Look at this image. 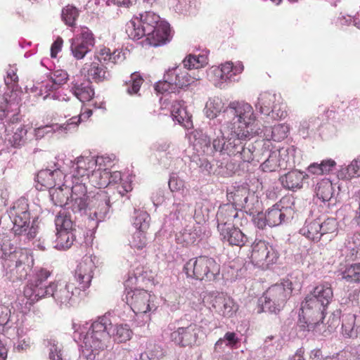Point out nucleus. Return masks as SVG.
Instances as JSON below:
<instances>
[{
    "instance_id": "nucleus-1",
    "label": "nucleus",
    "mask_w": 360,
    "mask_h": 360,
    "mask_svg": "<svg viewBox=\"0 0 360 360\" xmlns=\"http://www.w3.org/2000/svg\"><path fill=\"white\" fill-rule=\"evenodd\" d=\"M222 117L225 124L232 126L231 133L225 139L221 129L217 128L214 148L229 156H238L243 162H259L256 151L258 143L248 142L259 130L252 105L244 101H232L223 110Z\"/></svg>"
},
{
    "instance_id": "nucleus-2",
    "label": "nucleus",
    "mask_w": 360,
    "mask_h": 360,
    "mask_svg": "<svg viewBox=\"0 0 360 360\" xmlns=\"http://www.w3.org/2000/svg\"><path fill=\"white\" fill-rule=\"evenodd\" d=\"M169 25L160 21V16L155 13L146 11L136 17V49H147L157 47L168 41Z\"/></svg>"
},
{
    "instance_id": "nucleus-3",
    "label": "nucleus",
    "mask_w": 360,
    "mask_h": 360,
    "mask_svg": "<svg viewBox=\"0 0 360 360\" xmlns=\"http://www.w3.org/2000/svg\"><path fill=\"white\" fill-rule=\"evenodd\" d=\"M3 265L6 278L15 283L27 278L32 269L34 259L29 250L19 248L11 258L4 261Z\"/></svg>"
},
{
    "instance_id": "nucleus-4",
    "label": "nucleus",
    "mask_w": 360,
    "mask_h": 360,
    "mask_svg": "<svg viewBox=\"0 0 360 360\" xmlns=\"http://www.w3.org/2000/svg\"><path fill=\"white\" fill-rule=\"evenodd\" d=\"M187 277L200 281H214L220 276V265L214 259L200 256L189 259L184 266Z\"/></svg>"
},
{
    "instance_id": "nucleus-5",
    "label": "nucleus",
    "mask_w": 360,
    "mask_h": 360,
    "mask_svg": "<svg viewBox=\"0 0 360 360\" xmlns=\"http://www.w3.org/2000/svg\"><path fill=\"white\" fill-rule=\"evenodd\" d=\"M338 223L335 218L319 216L316 219H307L300 232L313 241H319L322 237L330 240L337 235Z\"/></svg>"
},
{
    "instance_id": "nucleus-6",
    "label": "nucleus",
    "mask_w": 360,
    "mask_h": 360,
    "mask_svg": "<svg viewBox=\"0 0 360 360\" xmlns=\"http://www.w3.org/2000/svg\"><path fill=\"white\" fill-rule=\"evenodd\" d=\"M51 274L52 271L43 267L34 271L23 290L24 296L30 304L47 297V292L53 287V282L47 285V280Z\"/></svg>"
},
{
    "instance_id": "nucleus-7",
    "label": "nucleus",
    "mask_w": 360,
    "mask_h": 360,
    "mask_svg": "<svg viewBox=\"0 0 360 360\" xmlns=\"http://www.w3.org/2000/svg\"><path fill=\"white\" fill-rule=\"evenodd\" d=\"M333 297L331 285L324 283L316 285L310 294L307 295L302 302L305 304V313L310 316L309 309L316 311L317 315L325 317V312Z\"/></svg>"
},
{
    "instance_id": "nucleus-8",
    "label": "nucleus",
    "mask_w": 360,
    "mask_h": 360,
    "mask_svg": "<svg viewBox=\"0 0 360 360\" xmlns=\"http://www.w3.org/2000/svg\"><path fill=\"white\" fill-rule=\"evenodd\" d=\"M292 285L291 281L286 280L281 283L270 287L264 294L263 310H268L272 313H276L277 311H279L291 295L292 291Z\"/></svg>"
},
{
    "instance_id": "nucleus-9",
    "label": "nucleus",
    "mask_w": 360,
    "mask_h": 360,
    "mask_svg": "<svg viewBox=\"0 0 360 360\" xmlns=\"http://www.w3.org/2000/svg\"><path fill=\"white\" fill-rule=\"evenodd\" d=\"M176 330L170 334L171 340L181 347L192 346L198 339L200 328L194 323H186V319L177 322Z\"/></svg>"
},
{
    "instance_id": "nucleus-10",
    "label": "nucleus",
    "mask_w": 360,
    "mask_h": 360,
    "mask_svg": "<svg viewBox=\"0 0 360 360\" xmlns=\"http://www.w3.org/2000/svg\"><path fill=\"white\" fill-rule=\"evenodd\" d=\"M278 257V253L273 246L264 240H259L252 245L250 259L255 266L268 268L269 264L276 262Z\"/></svg>"
},
{
    "instance_id": "nucleus-11",
    "label": "nucleus",
    "mask_w": 360,
    "mask_h": 360,
    "mask_svg": "<svg viewBox=\"0 0 360 360\" xmlns=\"http://www.w3.org/2000/svg\"><path fill=\"white\" fill-rule=\"evenodd\" d=\"M13 221V231L15 235H21L27 231L30 221L29 205L25 198L16 200L10 211Z\"/></svg>"
},
{
    "instance_id": "nucleus-12",
    "label": "nucleus",
    "mask_w": 360,
    "mask_h": 360,
    "mask_svg": "<svg viewBox=\"0 0 360 360\" xmlns=\"http://www.w3.org/2000/svg\"><path fill=\"white\" fill-rule=\"evenodd\" d=\"M96 266L91 256H84L77 266L75 272L76 288L86 291L91 285Z\"/></svg>"
},
{
    "instance_id": "nucleus-13",
    "label": "nucleus",
    "mask_w": 360,
    "mask_h": 360,
    "mask_svg": "<svg viewBox=\"0 0 360 360\" xmlns=\"http://www.w3.org/2000/svg\"><path fill=\"white\" fill-rule=\"evenodd\" d=\"M95 38L92 32L86 27H81V32L71 39L70 50L73 56L82 59L94 46Z\"/></svg>"
},
{
    "instance_id": "nucleus-14",
    "label": "nucleus",
    "mask_w": 360,
    "mask_h": 360,
    "mask_svg": "<svg viewBox=\"0 0 360 360\" xmlns=\"http://www.w3.org/2000/svg\"><path fill=\"white\" fill-rule=\"evenodd\" d=\"M47 292V297H52L60 304L67 305L81 295L80 290L76 288L74 283L69 282L64 285L58 281H53V287Z\"/></svg>"
},
{
    "instance_id": "nucleus-15",
    "label": "nucleus",
    "mask_w": 360,
    "mask_h": 360,
    "mask_svg": "<svg viewBox=\"0 0 360 360\" xmlns=\"http://www.w3.org/2000/svg\"><path fill=\"white\" fill-rule=\"evenodd\" d=\"M209 124V134L203 133L201 131H196L194 134V147L198 151L201 150L203 153L206 154L212 153L213 151H217L213 146L214 139L217 138V136L214 135V131H217V128H221L218 120H213V122H210ZM218 152L222 154L219 150H218Z\"/></svg>"
},
{
    "instance_id": "nucleus-16",
    "label": "nucleus",
    "mask_w": 360,
    "mask_h": 360,
    "mask_svg": "<svg viewBox=\"0 0 360 360\" xmlns=\"http://www.w3.org/2000/svg\"><path fill=\"white\" fill-rule=\"evenodd\" d=\"M89 206L90 217L98 221H102L109 212L110 198L105 192L101 191L92 197Z\"/></svg>"
},
{
    "instance_id": "nucleus-17",
    "label": "nucleus",
    "mask_w": 360,
    "mask_h": 360,
    "mask_svg": "<svg viewBox=\"0 0 360 360\" xmlns=\"http://www.w3.org/2000/svg\"><path fill=\"white\" fill-rule=\"evenodd\" d=\"M6 84L7 86L11 85L12 92L10 96V99H8L7 95L4 96V105H0V111L3 112L2 115H0V118L2 120L6 116V112L10 111V108L12 105H15L16 109H18L19 103L20 99L18 98V94L16 91H14L13 89L18 82V77L16 74V70L13 68H10L7 72V78L5 79Z\"/></svg>"
},
{
    "instance_id": "nucleus-18",
    "label": "nucleus",
    "mask_w": 360,
    "mask_h": 360,
    "mask_svg": "<svg viewBox=\"0 0 360 360\" xmlns=\"http://www.w3.org/2000/svg\"><path fill=\"white\" fill-rule=\"evenodd\" d=\"M267 221L270 227L288 222L294 217L295 212L290 207H283L275 204L266 212Z\"/></svg>"
},
{
    "instance_id": "nucleus-19",
    "label": "nucleus",
    "mask_w": 360,
    "mask_h": 360,
    "mask_svg": "<svg viewBox=\"0 0 360 360\" xmlns=\"http://www.w3.org/2000/svg\"><path fill=\"white\" fill-rule=\"evenodd\" d=\"M240 215L243 217L242 212H239L238 208L232 204H224L219 207L217 213V221L218 230L235 225L234 221Z\"/></svg>"
},
{
    "instance_id": "nucleus-20",
    "label": "nucleus",
    "mask_w": 360,
    "mask_h": 360,
    "mask_svg": "<svg viewBox=\"0 0 360 360\" xmlns=\"http://www.w3.org/2000/svg\"><path fill=\"white\" fill-rule=\"evenodd\" d=\"M94 167L95 162L92 158L83 156L77 158L73 164L72 185L77 182L84 183V180L89 179V172Z\"/></svg>"
},
{
    "instance_id": "nucleus-21",
    "label": "nucleus",
    "mask_w": 360,
    "mask_h": 360,
    "mask_svg": "<svg viewBox=\"0 0 360 360\" xmlns=\"http://www.w3.org/2000/svg\"><path fill=\"white\" fill-rule=\"evenodd\" d=\"M165 78L169 79L177 90L188 87L199 77H191L186 71H182L178 66L169 68L165 73Z\"/></svg>"
},
{
    "instance_id": "nucleus-22",
    "label": "nucleus",
    "mask_w": 360,
    "mask_h": 360,
    "mask_svg": "<svg viewBox=\"0 0 360 360\" xmlns=\"http://www.w3.org/2000/svg\"><path fill=\"white\" fill-rule=\"evenodd\" d=\"M210 303L215 311L223 316H231L237 310L233 299L224 293L212 296Z\"/></svg>"
},
{
    "instance_id": "nucleus-23",
    "label": "nucleus",
    "mask_w": 360,
    "mask_h": 360,
    "mask_svg": "<svg viewBox=\"0 0 360 360\" xmlns=\"http://www.w3.org/2000/svg\"><path fill=\"white\" fill-rule=\"evenodd\" d=\"M103 342V340L96 336H85L82 354L86 360H94L97 355L109 347L110 343Z\"/></svg>"
},
{
    "instance_id": "nucleus-24",
    "label": "nucleus",
    "mask_w": 360,
    "mask_h": 360,
    "mask_svg": "<svg viewBox=\"0 0 360 360\" xmlns=\"http://www.w3.org/2000/svg\"><path fill=\"white\" fill-rule=\"evenodd\" d=\"M87 190L85 183L77 182L72 185L70 202L71 207L74 212L85 210L87 204Z\"/></svg>"
},
{
    "instance_id": "nucleus-25",
    "label": "nucleus",
    "mask_w": 360,
    "mask_h": 360,
    "mask_svg": "<svg viewBox=\"0 0 360 360\" xmlns=\"http://www.w3.org/2000/svg\"><path fill=\"white\" fill-rule=\"evenodd\" d=\"M305 304L302 303L301 310L302 315L300 314V319L298 321V326L303 330H315L320 325L321 323L323 322L324 317L319 314L317 315L316 311L309 309L311 315L308 316L305 313Z\"/></svg>"
},
{
    "instance_id": "nucleus-26",
    "label": "nucleus",
    "mask_w": 360,
    "mask_h": 360,
    "mask_svg": "<svg viewBox=\"0 0 360 360\" xmlns=\"http://www.w3.org/2000/svg\"><path fill=\"white\" fill-rule=\"evenodd\" d=\"M111 326L110 320L106 316L99 317L94 321L86 335L96 336L104 342H110V335L108 332V326Z\"/></svg>"
},
{
    "instance_id": "nucleus-27",
    "label": "nucleus",
    "mask_w": 360,
    "mask_h": 360,
    "mask_svg": "<svg viewBox=\"0 0 360 360\" xmlns=\"http://www.w3.org/2000/svg\"><path fill=\"white\" fill-rule=\"evenodd\" d=\"M220 236L224 241L231 245L243 246L248 241V237L238 228L233 226H229L225 229L218 230Z\"/></svg>"
},
{
    "instance_id": "nucleus-28",
    "label": "nucleus",
    "mask_w": 360,
    "mask_h": 360,
    "mask_svg": "<svg viewBox=\"0 0 360 360\" xmlns=\"http://www.w3.org/2000/svg\"><path fill=\"white\" fill-rule=\"evenodd\" d=\"M342 333L349 338H356L360 335V315L348 314L342 316Z\"/></svg>"
},
{
    "instance_id": "nucleus-29",
    "label": "nucleus",
    "mask_w": 360,
    "mask_h": 360,
    "mask_svg": "<svg viewBox=\"0 0 360 360\" xmlns=\"http://www.w3.org/2000/svg\"><path fill=\"white\" fill-rule=\"evenodd\" d=\"M307 176L298 170H292L279 179L281 185L286 189L295 191L302 187L303 180Z\"/></svg>"
},
{
    "instance_id": "nucleus-30",
    "label": "nucleus",
    "mask_w": 360,
    "mask_h": 360,
    "mask_svg": "<svg viewBox=\"0 0 360 360\" xmlns=\"http://www.w3.org/2000/svg\"><path fill=\"white\" fill-rule=\"evenodd\" d=\"M84 69H86L88 76L96 82H103L108 79L109 76L107 68L103 62H101V60H95L89 65L85 64Z\"/></svg>"
},
{
    "instance_id": "nucleus-31",
    "label": "nucleus",
    "mask_w": 360,
    "mask_h": 360,
    "mask_svg": "<svg viewBox=\"0 0 360 360\" xmlns=\"http://www.w3.org/2000/svg\"><path fill=\"white\" fill-rule=\"evenodd\" d=\"M71 187L72 185L68 184V181H65L61 186L50 190L51 200L56 205L63 207L68 203L71 195Z\"/></svg>"
},
{
    "instance_id": "nucleus-32",
    "label": "nucleus",
    "mask_w": 360,
    "mask_h": 360,
    "mask_svg": "<svg viewBox=\"0 0 360 360\" xmlns=\"http://www.w3.org/2000/svg\"><path fill=\"white\" fill-rule=\"evenodd\" d=\"M71 91L82 103L91 101L94 96V90L89 80L73 83Z\"/></svg>"
},
{
    "instance_id": "nucleus-33",
    "label": "nucleus",
    "mask_w": 360,
    "mask_h": 360,
    "mask_svg": "<svg viewBox=\"0 0 360 360\" xmlns=\"http://www.w3.org/2000/svg\"><path fill=\"white\" fill-rule=\"evenodd\" d=\"M280 98L276 94L269 91L262 92L259 94L255 108L259 110L261 114L270 115L273 105Z\"/></svg>"
},
{
    "instance_id": "nucleus-34",
    "label": "nucleus",
    "mask_w": 360,
    "mask_h": 360,
    "mask_svg": "<svg viewBox=\"0 0 360 360\" xmlns=\"http://www.w3.org/2000/svg\"><path fill=\"white\" fill-rule=\"evenodd\" d=\"M150 216L146 212H139L136 215V229H139V243L136 248L142 249L147 244L146 231L149 228Z\"/></svg>"
},
{
    "instance_id": "nucleus-35",
    "label": "nucleus",
    "mask_w": 360,
    "mask_h": 360,
    "mask_svg": "<svg viewBox=\"0 0 360 360\" xmlns=\"http://www.w3.org/2000/svg\"><path fill=\"white\" fill-rule=\"evenodd\" d=\"M27 131L24 125H20L15 130L6 129L5 139L8 143L15 148H19L25 143V137Z\"/></svg>"
},
{
    "instance_id": "nucleus-36",
    "label": "nucleus",
    "mask_w": 360,
    "mask_h": 360,
    "mask_svg": "<svg viewBox=\"0 0 360 360\" xmlns=\"http://www.w3.org/2000/svg\"><path fill=\"white\" fill-rule=\"evenodd\" d=\"M227 198L231 202L230 204L233 205L238 210L248 207L249 190L246 187L239 188L234 192L228 193Z\"/></svg>"
},
{
    "instance_id": "nucleus-37",
    "label": "nucleus",
    "mask_w": 360,
    "mask_h": 360,
    "mask_svg": "<svg viewBox=\"0 0 360 360\" xmlns=\"http://www.w3.org/2000/svg\"><path fill=\"white\" fill-rule=\"evenodd\" d=\"M287 150H276L269 152L267 159L261 165V168L264 172H270L275 171L278 167L283 166V162L279 160V157L283 155Z\"/></svg>"
},
{
    "instance_id": "nucleus-38",
    "label": "nucleus",
    "mask_w": 360,
    "mask_h": 360,
    "mask_svg": "<svg viewBox=\"0 0 360 360\" xmlns=\"http://www.w3.org/2000/svg\"><path fill=\"white\" fill-rule=\"evenodd\" d=\"M315 193L318 198L323 202L330 200L334 193V188L330 179H323L318 182L315 187Z\"/></svg>"
},
{
    "instance_id": "nucleus-39",
    "label": "nucleus",
    "mask_w": 360,
    "mask_h": 360,
    "mask_svg": "<svg viewBox=\"0 0 360 360\" xmlns=\"http://www.w3.org/2000/svg\"><path fill=\"white\" fill-rule=\"evenodd\" d=\"M110 171L107 169H94L89 176V181L96 188H105L110 185Z\"/></svg>"
},
{
    "instance_id": "nucleus-40",
    "label": "nucleus",
    "mask_w": 360,
    "mask_h": 360,
    "mask_svg": "<svg viewBox=\"0 0 360 360\" xmlns=\"http://www.w3.org/2000/svg\"><path fill=\"white\" fill-rule=\"evenodd\" d=\"M224 109L222 100L219 97H214L207 101L205 112L206 116L212 120L210 122H212L214 120V119L217 117V115L220 112L222 113Z\"/></svg>"
},
{
    "instance_id": "nucleus-41",
    "label": "nucleus",
    "mask_w": 360,
    "mask_h": 360,
    "mask_svg": "<svg viewBox=\"0 0 360 360\" xmlns=\"http://www.w3.org/2000/svg\"><path fill=\"white\" fill-rule=\"evenodd\" d=\"M289 127L285 124L274 125L271 128H266L264 134L275 141H281L288 136Z\"/></svg>"
},
{
    "instance_id": "nucleus-42",
    "label": "nucleus",
    "mask_w": 360,
    "mask_h": 360,
    "mask_svg": "<svg viewBox=\"0 0 360 360\" xmlns=\"http://www.w3.org/2000/svg\"><path fill=\"white\" fill-rule=\"evenodd\" d=\"M207 63V56L201 54H189L183 60L184 67L188 70L201 68Z\"/></svg>"
},
{
    "instance_id": "nucleus-43",
    "label": "nucleus",
    "mask_w": 360,
    "mask_h": 360,
    "mask_svg": "<svg viewBox=\"0 0 360 360\" xmlns=\"http://www.w3.org/2000/svg\"><path fill=\"white\" fill-rule=\"evenodd\" d=\"M355 176H360V162L358 158L353 160L347 167L341 168L338 172V177L341 179H350Z\"/></svg>"
},
{
    "instance_id": "nucleus-44",
    "label": "nucleus",
    "mask_w": 360,
    "mask_h": 360,
    "mask_svg": "<svg viewBox=\"0 0 360 360\" xmlns=\"http://www.w3.org/2000/svg\"><path fill=\"white\" fill-rule=\"evenodd\" d=\"M219 69L224 76L225 82L232 81L235 79L233 76L243 72V65L240 62H238L236 65L231 62H226L222 64Z\"/></svg>"
},
{
    "instance_id": "nucleus-45",
    "label": "nucleus",
    "mask_w": 360,
    "mask_h": 360,
    "mask_svg": "<svg viewBox=\"0 0 360 360\" xmlns=\"http://www.w3.org/2000/svg\"><path fill=\"white\" fill-rule=\"evenodd\" d=\"M336 163L333 160L328 159L321 161L320 164H311L307 170L309 173L316 175H321L328 173L335 166Z\"/></svg>"
},
{
    "instance_id": "nucleus-46",
    "label": "nucleus",
    "mask_w": 360,
    "mask_h": 360,
    "mask_svg": "<svg viewBox=\"0 0 360 360\" xmlns=\"http://www.w3.org/2000/svg\"><path fill=\"white\" fill-rule=\"evenodd\" d=\"M360 235H354L352 240H349L345 248L342 250L346 255L347 260H355L360 258V244H356V240H359Z\"/></svg>"
},
{
    "instance_id": "nucleus-47",
    "label": "nucleus",
    "mask_w": 360,
    "mask_h": 360,
    "mask_svg": "<svg viewBox=\"0 0 360 360\" xmlns=\"http://www.w3.org/2000/svg\"><path fill=\"white\" fill-rule=\"evenodd\" d=\"M79 15V10L72 5H68L62 10V20L70 27H74Z\"/></svg>"
},
{
    "instance_id": "nucleus-48",
    "label": "nucleus",
    "mask_w": 360,
    "mask_h": 360,
    "mask_svg": "<svg viewBox=\"0 0 360 360\" xmlns=\"http://www.w3.org/2000/svg\"><path fill=\"white\" fill-rule=\"evenodd\" d=\"M53 179L51 169H46L39 171L37 176V181L41 186L38 189L51 190L55 187V181Z\"/></svg>"
},
{
    "instance_id": "nucleus-49",
    "label": "nucleus",
    "mask_w": 360,
    "mask_h": 360,
    "mask_svg": "<svg viewBox=\"0 0 360 360\" xmlns=\"http://www.w3.org/2000/svg\"><path fill=\"white\" fill-rule=\"evenodd\" d=\"M74 237L72 232L67 230H58L56 237V247L59 249H68L72 245Z\"/></svg>"
},
{
    "instance_id": "nucleus-50",
    "label": "nucleus",
    "mask_w": 360,
    "mask_h": 360,
    "mask_svg": "<svg viewBox=\"0 0 360 360\" xmlns=\"http://www.w3.org/2000/svg\"><path fill=\"white\" fill-rule=\"evenodd\" d=\"M135 283L133 276H129L128 279L124 283V294L123 300L130 307L131 310L134 311V305L135 304L134 295H135Z\"/></svg>"
},
{
    "instance_id": "nucleus-51",
    "label": "nucleus",
    "mask_w": 360,
    "mask_h": 360,
    "mask_svg": "<svg viewBox=\"0 0 360 360\" xmlns=\"http://www.w3.org/2000/svg\"><path fill=\"white\" fill-rule=\"evenodd\" d=\"M150 295L146 290H141L139 293L136 294V300H140L143 302V307H139V312H136V317H143L144 321L146 323L149 320V316L146 315V312L150 310V304L147 303L145 305V302H148L150 301Z\"/></svg>"
},
{
    "instance_id": "nucleus-52",
    "label": "nucleus",
    "mask_w": 360,
    "mask_h": 360,
    "mask_svg": "<svg viewBox=\"0 0 360 360\" xmlns=\"http://www.w3.org/2000/svg\"><path fill=\"white\" fill-rule=\"evenodd\" d=\"M49 79L51 82V89H58L62 85L67 82L68 75L63 70H57L50 73Z\"/></svg>"
},
{
    "instance_id": "nucleus-53",
    "label": "nucleus",
    "mask_w": 360,
    "mask_h": 360,
    "mask_svg": "<svg viewBox=\"0 0 360 360\" xmlns=\"http://www.w3.org/2000/svg\"><path fill=\"white\" fill-rule=\"evenodd\" d=\"M172 115L174 120L178 122L180 124H184L185 127H188L191 122V116L187 112L186 108L181 106H173Z\"/></svg>"
},
{
    "instance_id": "nucleus-54",
    "label": "nucleus",
    "mask_w": 360,
    "mask_h": 360,
    "mask_svg": "<svg viewBox=\"0 0 360 360\" xmlns=\"http://www.w3.org/2000/svg\"><path fill=\"white\" fill-rule=\"evenodd\" d=\"M112 335L115 341L123 342L131 338L132 331L127 325H116L114 328Z\"/></svg>"
},
{
    "instance_id": "nucleus-55",
    "label": "nucleus",
    "mask_w": 360,
    "mask_h": 360,
    "mask_svg": "<svg viewBox=\"0 0 360 360\" xmlns=\"http://www.w3.org/2000/svg\"><path fill=\"white\" fill-rule=\"evenodd\" d=\"M238 342L239 340L235 333L227 332L223 338H220L215 343L214 349L215 350L223 349L224 346L233 347L238 343Z\"/></svg>"
},
{
    "instance_id": "nucleus-56",
    "label": "nucleus",
    "mask_w": 360,
    "mask_h": 360,
    "mask_svg": "<svg viewBox=\"0 0 360 360\" xmlns=\"http://www.w3.org/2000/svg\"><path fill=\"white\" fill-rule=\"evenodd\" d=\"M342 278L348 282H360V263L354 264L342 273Z\"/></svg>"
},
{
    "instance_id": "nucleus-57",
    "label": "nucleus",
    "mask_w": 360,
    "mask_h": 360,
    "mask_svg": "<svg viewBox=\"0 0 360 360\" xmlns=\"http://www.w3.org/2000/svg\"><path fill=\"white\" fill-rule=\"evenodd\" d=\"M60 129L59 124L57 123L46 124L36 127L34 129V136L37 139H41L46 134L53 133Z\"/></svg>"
},
{
    "instance_id": "nucleus-58",
    "label": "nucleus",
    "mask_w": 360,
    "mask_h": 360,
    "mask_svg": "<svg viewBox=\"0 0 360 360\" xmlns=\"http://www.w3.org/2000/svg\"><path fill=\"white\" fill-rule=\"evenodd\" d=\"M279 100L280 98L273 105L271 114L269 115L274 120L283 119L287 116L286 107L285 104L280 103Z\"/></svg>"
},
{
    "instance_id": "nucleus-59",
    "label": "nucleus",
    "mask_w": 360,
    "mask_h": 360,
    "mask_svg": "<svg viewBox=\"0 0 360 360\" xmlns=\"http://www.w3.org/2000/svg\"><path fill=\"white\" fill-rule=\"evenodd\" d=\"M317 124L318 119L316 117L304 120L300 122L299 131L304 137L309 134V130H313L314 129Z\"/></svg>"
},
{
    "instance_id": "nucleus-60",
    "label": "nucleus",
    "mask_w": 360,
    "mask_h": 360,
    "mask_svg": "<svg viewBox=\"0 0 360 360\" xmlns=\"http://www.w3.org/2000/svg\"><path fill=\"white\" fill-rule=\"evenodd\" d=\"M155 89L157 92L160 94L174 93L176 91V89H174L172 82L169 81V79H166L165 77L162 81H159L155 84Z\"/></svg>"
},
{
    "instance_id": "nucleus-61",
    "label": "nucleus",
    "mask_w": 360,
    "mask_h": 360,
    "mask_svg": "<svg viewBox=\"0 0 360 360\" xmlns=\"http://www.w3.org/2000/svg\"><path fill=\"white\" fill-rule=\"evenodd\" d=\"M115 56L120 57V53H117V51H114L112 53H110L109 49L104 48L101 49L98 56L96 58V60H101L103 61H110L114 64L117 63V60L115 59Z\"/></svg>"
},
{
    "instance_id": "nucleus-62",
    "label": "nucleus",
    "mask_w": 360,
    "mask_h": 360,
    "mask_svg": "<svg viewBox=\"0 0 360 360\" xmlns=\"http://www.w3.org/2000/svg\"><path fill=\"white\" fill-rule=\"evenodd\" d=\"M18 249L19 248L14 247L10 240H4L1 244V250L3 252L4 261H5L6 258H11V256L14 255Z\"/></svg>"
},
{
    "instance_id": "nucleus-63",
    "label": "nucleus",
    "mask_w": 360,
    "mask_h": 360,
    "mask_svg": "<svg viewBox=\"0 0 360 360\" xmlns=\"http://www.w3.org/2000/svg\"><path fill=\"white\" fill-rule=\"evenodd\" d=\"M95 166H97V169H107L110 171V167L114 165L113 160L108 156L98 157L96 160H94Z\"/></svg>"
},
{
    "instance_id": "nucleus-64",
    "label": "nucleus",
    "mask_w": 360,
    "mask_h": 360,
    "mask_svg": "<svg viewBox=\"0 0 360 360\" xmlns=\"http://www.w3.org/2000/svg\"><path fill=\"white\" fill-rule=\"evenodd\" d=\"M186 205L181 202H174L172 207L170 216L176 219H179L182 217L186 210Z\"/></svg>"
}]
</instances>
